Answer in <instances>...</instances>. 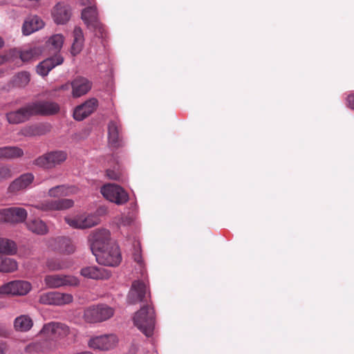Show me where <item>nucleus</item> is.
I'll return each instance as SVG.
<instances>
[{
    "instance_id": "obj_1",
    "label": "nucleus",
    "mask_w": 354,
    "mask_h": 354,
    "mask_svg": "<svg viewBox=\"0 0 354 354\" xmlns=\"http://www.w3.org/2000/svg\"><path fill=\"white\" fill-rule=\"evenodd\" d=\"M134 326L146 337H150L153 335L156 315L153 308L147 304L138 310L133 318Z\"/></svg>"
},
{
    "instance_id": "obj_2",
    "label": "nucleus",
    "mask_w": 354,
    "mask_h": 354,
    "mask_svg": "<svg viewBox=\"0 0 354 354\" xmlns=\"http://www.w3.org/2000/svg\"><path fill=\"white\" fill-rule=\"evenodd\" d=\"M106 213V209L100 208L97 210L96 214H82L73 217L67 216L65 218L66 223L76 229H85L92 227L100 223V215Z\"/></svg>"
},
{
    "instance_id": "obj_3",
    "label": "nucleus",
    "mask_w": 354,
    "mask_h": 354,
    "mask_svg": "<svg viewBox=\"0 0 354 354\" xmlns=\"http://www.w3.org/2000/svg\"><path fill=\"white\" fill-rule=\"evenodd\" d=\"M114 310L105 304L92 306L85 309L84 319L88 323H98L110 319Z\"/></svg>"
},
{
    "instance_id": "obj_4",
    "label": "nucleus",
    "mask_w": 354,
    "mask_h": 354,
    "mask_svg": "<svg viewBox=\"0 0 354 354\" xmlns=\"http://www.w3.org/2000/svg\"><path fill=\"white\" fill-rule=\"evenodd\" d=\"M120 339L115 333L104 334L92 337L88 342V346L94 350L107 351L114 349Z\"/></svg>"
},
{
    "instance_id": "obj_5",
    "label": "nucleus",
    "mask_w": 354,
    "mask_h": 354,
    "mask_svg": "<svg viewBox=\"0 0 354 354\" xmlns=\"http://www.w3.org/2000/svg\"><path fill=\"white\" fill-rule=\"evenodd\" d=\"M110 232L105 229L96 230L90 234L88 241L94 256L112 245L110 243Z\"/></svg>"
},
{
    "instance_id": "obj_6",
    "label": "nucleus",
    "mask_w": 354,
    "mask_h": 354,
    "mask_svg": "<svg viewBox=\"0 0 354 354\" xmlns=\"http://www.w3.org/2000/svg\"><path fill=\"white\" fill-rule=\"evenodd\" d=\"M100 192L106 199L117 205H123L129 200L127 193L117 185H105L102 187Z\"/></svg>"
},
{
    "instance_id": "obj_7",
    "label": "nucleus",
    "mask_w": 354,
    "mask_h": 354,
    "mask_svg": "<svg viewBox=\"0 0 354 354\" xmlns=\"http://www.w3.org/2000/svg\"><path fill=\"white\" fill-rule=\"evenodd\" d=\"M73 297L71 294L58 291H50L41 294L39 301L41 304L50 306H64L72 303Z\"/></svg>"
},
{
    "instance_id": "obj_8",
    "label": "nucleus",
    "mask_w": 354,
    "mask_h": 354,
    "mask_svg": "<svg viewBox=\"0 0 354 354\" xmlns=\"http://www.w3.org/2000/svg\"><path fill=\"white\" fill-rule=\"evenodd\" d=\"M81 4L88 6L82 12V19L88 27L97 30L102 35V27L98 21L97 12L95 6H93V0H80Z\"/></svg>"
},
{
    "instance_id": "obj_9",
    "label": "nucleus",
    "mask_w": 354,
    "mask_h": 354,
    "mask_svg": "<svg viewBox=\"0 0 354 354\" xmlns=\"http://www.w3.org/2000/svg\"><path fill=\"white\" fill-rule=\"evenodd\" d=\"M44 283L49 288H59L64 286H78L80 280L73 275L49 274L45 277Z\"/></svg>"
},
{
    "instance_id": "obj_10",
    "label": "nucleus",
    "mask_w": 354,
    "mask_h": 354,
    "mask_svg": "<svg viewBox=\"0 0 354 354\" xmlns=\"http://www.w3.org/2000/svg\"><path fill=\"white\" fill-rule=\"evenodd\" d=\"M95 257L98 263L106 266H115L121 261L120 252L116 245H111L106 249L97 253Z\"/></svg>"
},
{
    "instance_id": "obj_11",
    "label": "nucleus",
    "mask_w": 354,
    "mask_h": 354,
    "mask_svg": "<svg viewBox=\"0 0 354 354\" xmlns=\"http://www.w3.org/2000/svg\"><path fill=\"white\" fill-rule=\"evenodd\" d=\"M71 331L68 326L59 322H50L44 325L40 333L47 337L61 339L71 334Z\"/></svg>"
},
{
    "instance_id": "obj_12",
    "label": "nucleus",
    "mask_w": 354,
    "mask_h": 354,
    "mask_svg": "<svg viewBox=\"0 0 354 354\" xmlns=\"http://www.w3.org/2000/svg\"><path fill=\"white\" fill-rule=\"evenodd\" d=\"M67 154L63 151L47 153L35 160V164L39 167L50 169L60 165L66 160Z\"/></svg>"
},
{
    "instance_id": "obj_13",
    "label": "nucleus",
    "mask_w": 354,
    "mask_h": 354,
    "mask_svg": "<svg viewBox=\"0 0 354 354\" xmlns=\"http://www.w3.org/2000/svg\"><path fill=\"white\" fill-rule=\"evenodd\" d=\"M27 211L22 207H12L0 209V221L18 223L26 221Z\"/></svg>"
},
{
    "instance_id": "obj_14",
    "label": "nucleus",
    "mask_w": 354,
    "mask_h": 354,
    "mask_svg": "<svg viewBox=\"0 0 354 354\" xmlns=\"http://www.w3.org/2000/svg\"><path fill=\"white\" fill-rule=\"evenodd\" d=\"M47 247L53 251L64 254H71L75 252L76 247L68 238L60 236L51 238L47 241Z\"/></svg>"
},
{
    "instance_id": "obj_15",
    "label": "nucleus",
    "mask_w": 354,
    "mask_h": 354,
    "mask_svg": "<svg viewBox=\"0 0 354 354\" xmlns=\"http://www.w3.org/2000/svg\"><path fill=\"white\" fill-rule=\"evenodd\" d=\"M32 288L31 284L26 281H12L1 286V292L5 295H26Z\"/></svg>"
},
{
    "instance_id": "obj_16",
    "label": "nucleus",
    "mask_w": 354,
    "mask_h": 354,
    "mask_svg": "<svg viewBox=\"0 0 354 354\" xmlns=\"http://www.w3.org/2000/svg\"><path fill=\"white\" fill-rule=\"evenodd\" d=\"M72 95L74 97H78L85 95L91 88V82L86 78L78 77L71 84ZM70 88V84H66L60 87V89L66 90Z\"/></svg>"
},
{
    "instance_id": "obj_17",
    "label": "nucleus",
    "mask_w": 354,
    "mask_h": 354,
    "mask_svg": "<svg viewBox=\"0 0 354 354\" xmlns=\"http://www.w3.org/2000/svg\"><path fill=\"white\" fill-rule=\"evenodd\" d=\"M149 296L147 292V288L145 283L136 281L133 283L131 288L128 294V302L131 304H135L142 301Z\"/></svg>"
},
{
    "instance_id": "obj_18",
    "label": "nucleus",
    "mask_w": 354,
    "mask_h": 354,
    "mask_svg": "<svg viewBox=\"0 0 354 354\" xmlns=\"http://www.w3.org/2000/svg\"><path fill=\"white\" fill-rule=\"evenodd\" d=\"M32 115H53L59 112V106L54 102L41 101L30 104Z\"/></svg>"
},
{
    "instance_id": "obj_19",
    "label": "nucleus",
    "mask_w": 354,
    "mask_h": 354,
    "mask_svg": "<svg viewBox=\"0 0 354 354\" xmlns=\"http://www.w3.org/2000/svg\"><path fill=\"white\" fill-rule=\"evenodd\" d=\"M74 202L71 199L64 198L57 201L47 200L36 205V208L42 211L64 210L73 207Z\"/></svg>"
},
{
    "instance_id": "obj_20",
    "label": "nucleus",
    "mask_w": 354,
    "mask_h": 354,
    "mask_svg": "<svg viewBox=\"0 0 354 354\" xmlns=\"http://www.w3.org/2000/svg\"><path fill=\"white\" fill-rule=\"evenodd\" d=\"M97 106V100L95 98H91L86 101L84 104L77 106L73 112L75 120L81 121L91 114Z\"/></svg>"
},
{
    "instance_id": "obj_21",
    "label": "nucleus",
    "mask_w": 354,
    "mask_h": 354,
    "mask_svg": "<svg viewBox=\"0 0 354 354\" xmlns=\"http://www.w3.org/2000/svg\"><path fill=\"white\" fill-rule=\"evenodd\" d=\"M64 58L60 55L46 59L37 66V72L41 76H46L55 66L63 63Z\"/></svg>"
},
{
    "instance_id": "obj_22",
    "label": "nucleus",
    "mask_w": 354,
    "mask_h": 354,
    "mask_svg": "<svg viewBox=\"0 0 354 354\" xmlns=\"http://www.w3.org/2000/svg\"><path fill=\"white\" fill-rule=\"evenodd\" d=\"M80 274L85 278L95 280L107 279L110 276V273L106 269L95 266L82 268Z\"/></svg>"
},
{
    "instance_id": "obj_23",
    "label": "nucleus",
    "mask_w": 354,
    "mask_h": 354,
    "mask_svg": "<svg viewBox=\"0 0 354 354\" xmlns=\"http://www.w3.org/2000/svg\"><path fill=\"white\" fill-rule=\"evenodd\" d=\"M32 111L30 104L15 111H10L6 114V118L10 124H19L26 121L30 115Z\"/></svg>"
},
{
    "instance_id": "obj_24",
    "label": "nucleus",
    "mask_w": 354,
    "mask_h": 354,
    "mask_svg": "<svg viewBox=\"0 0 354 354\" xmlns=\"http://www.w3.org/2000/svg\"><path fill=\"white\" fill-rule=\"evenodd\" d=\"M52 15L56 24H64L69 20L71 13L68 6L59 3L55 6Z\"/></svg>"
},
{
    "instance_id": "obj_25",
    "label": "nucleus",
    "mask_w": 354,
    "mask_h": 354,
    "mask_svg": "<svg viewBox=\"0 0 354 354\" xmlns=\"http://www.w3.org/2000/svg\"><path fill=\"white\" fill-rule=\"evenodd\" d=\"M44 26L43 21L37 16L28 17L22 26V32L24 35H29L32 32L42 28Z\"/></svg>"
},
{
    "instance_id": "obj_26",
    "label": "nucleus",
    "mask_w": 354,
    "mask_h": 354,
    "mask_svg": "<svg viewBox=\"0 0 354 354\" xmlns=\"http://www.w3.org/2000/svg\"><path fill=\"white\" fill-rule=\"evenodd\" d=\"M34 180V176L31 173H26L15 179L10 185L12 192L19 191L27 188Z\"/></svg>"
},
{
    "instance_id": "obj_27",
    "label": "nucleus",
    "mask_w": 354,
    "mask_h": 354,
    "mask_svg": "<svg viewBox=\"0 0 354 354\" xmlns=\"http://www.w3.org/2000/svg\"><path fill=\"white\" fill-rule=\"evenodd\" d=\"M39 46L24 48L19 52V57L23 62H30L37 59L42 53Z\"/></svg>"
},
{
    "instance_id": "obj_28",
    "label": "nucleus",
    "mask_w": 354,
    "mask_h": 354,
    "mask_svg": "<svg viewBox=\"0 0 354 354\" xmlns=\"http://www.w3.org/2000/svg\"><path fill=\"white\" fill-rule=\"evenodd\" d=\"M77 192V188L73 186H66L64 185H57L48 190V196L50 197L58 198L74 194Z\"/></svg>"
},
{
    "instance_id": "obj_29",
    "label": "nucleus",
    "mask_w": 354,
    "mask_h": 354,
    "mask_svg": "<svg viewBox=\"0 0 354 354\" xmlns=\"http://www.w3.org/2000/svg\"><path fill=\"white\" fill-rule=\"evenodd\" d=\"M73 41L71 46V54L76 55L79 54L84 46V38L82 29L79 27H75L73 30Z\"/></svg>"
},
{
    "instance_id": "obj_30",
    "label": "nucleus",
    "mask_w": 354,
    "mask_h": 354,
    "mask_svg": "<svg viewBox=\"0 0 354 354\" xmlns=\"http://www.w3.org/2000/svg\"><path fill=\"white\" fill-rule=\"evenodd\" d=\"M27 228L32 233L44 235L48 232L46 224L39 218L31 219L26 223Z\"/></svg>"
},
{
    "instance_id": "obj_31",
    "label": "nucleus",
    "mask_w": 354,
    "mask_h": 354,
    "mask_svg": "<svg viewBox=\"0 0 354 354\" xmlns=\"http://www.w3.org/2000/svg\"><path fill=\"white\" fill-rule=\"evenodd\" d=\"M108 136L109 143L113 147L119 146L120 125L115 121H111L108 125Z\"/></svg>"
},
{
    "instance_id": "obj_32",
    "label": "nucleus",
    "mask_w": 354,
    "mask_h": 354,
    "mask_svg": "<svg viewBox=\"0 0 354 354\" xmlns=\"http://www.w3.org/2000/svg\"><path fill=\"white\" fill-rule=\"evenodd\" d=\"M33 325L32 320L28 315H20L14 321V328L17 331L26 332Z\"/></svg>"
},
{
    "instance_id": "obj_33",
    "label": "nucleus",
    "mask_w": 354,
    "mask_h": 354,
    "mask_svg": "<svg viewBox=\"0 0 354 354\" xmlns=\"http://www.w3.org/2000/svg\"><path fill=\"white\" fill-rule=\"evenodd\" d=\"M17 251V247L13 241L0 237V254L12 255L16 254Z\"/></svg>"
},
{
    "instance_id": "obj_34",
    "label": "nucleus",
    "mask_w": 354,
    "mask_h": 354,
    "mask_svg": "<svg viewBox=\"0 0 354 354\" xmlns=\"http://www.w3.org/2000/svg\"><path fill=\"white\" fill-rule=\"evenodd\" d=\"M24 151L17 147H5L0 148V158L13 159L22 156Z\"/></svg>"
},
{
    "instance_id": "obj_35",
    "label": "nucleus",
    "mask_w": 354,
    "mask_h": 354,
    "mask_svg": "<svg viewBox=\"0 0 354 354\" xmlns=\"http://www.w3.org/2000/svg\"><path fill=\"white\" fill-rule=\"evenodd\" d=\"M18 264L15 260L9 257H0V272H12L17 270Z\"/></svg>"
},
{
    "instance_id": "obj_36",
    "label": "nucleus",
    "mask_w": 354,
    "mask_h": 354,
    "mask_svg": "<svg viewBox=\"0 0 354 354\" xmlns=\"http://www.w3.org/2000/svg\"><path fill=\"white\" fill-rule=\"evenodd\" d=\"M64 41V37L62 34H55L48 39L47 45L55 51H59L62 48Z\"/></svg>"
},
{
    "instance_id": "obj_37",
    "label": "nucleus",
    "mask_w": 354,
    "mask_h": 354,
    "mask_svg": "<svg viewBox=\"0 0 354 354\" xmlns=\"http://www.w3.org/2000/svg\"><path fill=\"white\" fill-rule=\"evenodd\" d=\"M46 267L51 271H57L66 269L68 266L59 259H49L46 261Z\"/></svg>"
},
{
    "instance_id": "obj_38",
    "label": "nucleus",
    "mask_w": 354,
    "mask_h": 354,
    "mask_svg": "<svg viewBox=\"0 0 354 354\" xmlns=\"http://www.w3.org/2000/svg\"><path fill=\"white\" fill-rule=\"evenodd\" d=\"M15 82L19 86H25L30 82V74L28 72L19 73L16 75Z\"/></svg>"
},
{
    "instance_id": "obj_39",
    "label": "nucleus",
    "mask_w": 354,
    "mask_h": 354,
    "mask_svg": "<svg viewBox=\"0 0 354 354\" xmlns=\"http://www.w3.org/2000/svg\"><path fill=\"white\" fill-rule=\"evenodd\" d=\"M12 176V171L9 167L4 165L0 166V182L11 178Z\"/></svg>"
},
{
    "instance_id": "obj_40",
    "label": "nucleus",
    "mask_w": 354,
    "mask_h": 354,
    "mask_svg": "<svg viewBox=\"0 0 354 354\" xmlns=\"http://www.w3.org/2000/svg\"><path fill=\"white\" fill-rule=\"evenodd\" d=\"M133 218L130 216H122L120 219V225L127 226L131 224Z\"/></svg>"
},
{
    "instance_id": "obj_41",
    "label": "nucleus",
    "mask_w": 354,
    "mask_h": 354,
    "mask_svg": "<svg viewBox=\"0 0 354 354\" xmlns=\"http://www.w3.org/2000/svg\"><path fill=\"white\" fill-rule=\"evenodd\" d=\"M133 259L135 261L142 266V260L139 248H137L135 253L133 254Z\"/></svg>"
},
{
    "instance_id": "obj_42",
    "label": "nucleus",
    "mask_w": 354,
    "mask_h": 354,
    "mask_svg": "<svg viewBox=\"0 0 354 354\" xmlns=\"http://www.w3.org/2000/svg\"><path fill=\"white\" fill-rule=\"evenodd\" d=\"M106 175L110 179H112V180H117L120 177V175L118 172H115V171H114L113 170H110V169L106 171Z\"/></svg>"
},
{
    "instance_id": "obj_43",
    "label": "nucleus",
    "mask_w": 354,
    "mask_h": 354,
    "mask_svg": "<svg viewBox=\"0 0 354 354\" xmlns=\"http://www.w3.org/2000/svg\"><path fill=\"white\" fill-rule=\"evenodd\" d=\"M348 106L354 109V94L348 95L347 98Z\"/></svg>"
},
{
    "instance_id": "obj_44",
    "label": "nucleus",
    "mask_w": 354,
    "mask_h": 354,
    "mask_svg": "<svg viewBox=\"0 0 354 354\" xmlns=\"http://www.w3.org/2000/svg\"><path fill=\"white\" fill-rule=\"evenodd\" d=\"M8 60L6 56L0 55V65L3 64Z\"/></svg>"
},
{
    "instance_id": "obj_45",
    "label": "nucleus",
    "mask_w": 354,
    "mask_h": 354,
    "mask_svg": "<svg viewBox=\"0 0 354 354\" xmlns=\"http://www.w3.org/2000/svg\"><path fill=\"white\" fill-rule=\"evenodd\" d=\"M0 354H5V346L3 344H0Z\"/></svg>"
},
{
    "instance_id": "obj_46",
    "label": "nucleus",
    "mask_w": 354,
    "mask_h": 354,
    "mask_svg": "<svg viewBox=\"0 0 354 354\" xmlns=\"http://www.w3.org/2000/svg\"><path fill=\"white\" fill-rule=\"evenodd\" d=\"M4 45V41L3 39L0 37V48H2Z\"/></svg>"
},
{
    "instance_id": "obj_47",
    "label": "nucleus",
    "mask_w": 354,
    "mask_h": 354,
    "mask_svg": "<svg viewBox=\"0 0 354 354\" xmlns=\"http://www.w3.org/2000/svg\"><path fill=\"white\" fill-rule=\"evenodd\" d=\"M0 295H4V294L1 292V286L0 287Z\"/></svg>"
},
{
    "instance_id": "obj_48",
    "label": "nucleus",
    "mask_w": 354,
    "mask_h": 354,
    "mask_svg": "<svg viewBox=\"0 0 354 354\" xmlns=\"http://www.w3.org/2000/svg\"><path fill=\"white\" fill-rule=\"evenodd\" d=\"M151 354H158V353H157V352L155 351V352L152 353Z\"/></svg>"
}]
</instances>
